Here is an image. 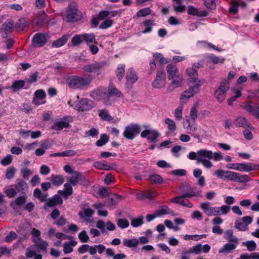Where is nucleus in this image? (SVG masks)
Returning <instances> with one entry per match:
<instances>
[{"mask_svg": "<svg viewBox=\"0 0 259 259\" xmlns=\"http://www.w3.org/2000/svg\"><path fill=\"white\" fill-rule=\"evenodd\" d=\"M166 70L168 80H171L167 87V91L171 92L176 88L181 87L184 81L183 75L179 72L177 65L174 63H169L167 65Z\"/></svg>", "mask_w": 259, "mask_h": 259, "instance_id": "1", "label": "nucleus"}, {"mask_svg": "<svg viewBox=\"0 0 259 259\" xmlns=\"http://www.w3.org/2000/svg\"><path fill=\"white\" fill-rule=\"evenodd\" d=\"M198 162L201 163L207 168H210L213 166L211 159L219 161L224 158L223 154L219 151L213 153L210 150L203 149L198 151Z\"/></svg>", "mask_w": 259, "mask_h": 259, "instance_id": "2", "label": "nucleus"}, {"mask_svg": "<svg viewBox=\"0 0 259 259\" xmlns=\"http://www.w3.org/2000/svg\"><path fill=\"white\" fill-rule=\"evenodd\" d=\"M214 176L220 179H226L228 181L237 183H246L249 181L248 175H242L234 171L227 170L223 169H218L214 172Z\"/></svg>", "mask_w": 259, "mask_h": 259, "instance_id": "3", "label": "nucleus"}, {"mask_svg": "<svg viewBox=\"0 0 259 259\" xmlns=\"http://www.w3.org/2000/svg\"><path fill=\"white\" fill-rule=\"evenodd\" d=\"M202 191L197 187L191 188L189 191L183 194L175 197L170 199V202L177 204H179L183 206L188 208L193 207V204L186 198H192L193 197H202Z\"/></svg>", "mask_w": 259, "mask_h": 259, "instance_id": "4", "label": "nucleus"}, {"mask_svg": "<svg viewBox=\"0 0 259 259\" xmlns=\"http://www.w3.org/2000/svg\"><path fill=\"white\" fill-rule=\"evenodd\" d=\"M48 195L47 193H42L38 188L34 189L33 196L35 198L38 199L41 202H45L44 207H54L58 205H61L63 203V199L58 194L54 195L52 198L47 199Z\"/></svg>", "mask_w": 259, "mask_h": 259, "instance_id": "5", "label": "nucleus"}, {"mask_svg": "<svg viewBox=\"0 0 259 259\" xmlns=\"http://www.w3.org/2000/svg\"><path fill=\"white\" fill-rule=\"evenodd\" d=\"M67 82L70 88L83 90L90 85L91 79L79 76H72L67 79Z\"/></svg>", "mask_w": 259, "mask_h": 259, "instance_id": "6", "label": "nucleus"}, {"mask_svg": "<svg viewBox=\"0 0 259 259\" xmlns=\"http://www.w3.org/2000/svg\"><path fill=\"white\" fill-rule=\"evenodd\" d=\"M63 19L68 22H76L80 19V13L77 9V4L71 2L63 14Z\"/></svg>", "mask_w": 259, "mask_h": 259, "instance_id": "7", "label": "nucleus"}, {"mask_svg": "<svg viewBox=\"0 0 259 259\" xmlns=\"http://www.w3.org/2000/svg\"><path fill=\"white\" fill-rule=\"evenodd\" d=\"M90 96L93 99L99 101H103L107 105H111L112 102L108 98L107 89L105 88H98L91 92Z\"/></svg>", "mask_w": 259, "mask_h": 259, "instance_id": "8", "label": "nucleus"}, {"mask_svg": "<svg viewBox=\"0 0 259 259\" xmlns=\"http://www.w3.org/2000/svg\"><path fill=\"white\" fill-rule=\"evenodd\" d=\"M230 88V82L227 79H223L220 86L214 92V97L220 102H223L226 98L227 92Z\"/></svg>", "mask_w": 259, "mask_h": 259, "instance_id": "9", "label": "nucleus"}, {"mask_svg": "<svg viewBox=\"0 0 259 259\" xmlns=\"http://www.w3.org/2000/svg\"><path fill=\"white\" fill-rule=\"evenodd\" d=\"M66 180L73 186H75L78 184L82 185H88L89 183L88 180L81 172L78 171H74L70 177H67Z\"/></svg>", "mask_w": 259, "mask_h": 259, "instance_id": "10", "label": "nucleus"}, {"mask_svg": "<svg viewBox=\"0 0 259 259\" xmlns=\"http://www.w3.org/2000/svg\"><path fill=\"white\" fill-rule=\"evenodd\" d=\"M107 65L106 61L95 62L85 65L83 70L87 73H99L101 69Z\"/></svg>", "mask_w": 259, "mask_h": 259, "instance_id": "11", "label": "nucleus"}, {"mask_svg": "<svg viewBox=\"0 0 259 259\" xmlns=\"http://www.w3.org/2000/svg\"><path fill=\"white\" fill-rule=\"evenodd\" d=\"M166 83V74L163 69H158L157 71L156 76L152 85L156 89L163 88Z\"/></svg>", "mask_w": 259, "mask_h": 259, "instance_id": "12", "label": "nucleus"}, {"mask_svg": "<svg viewBox=\"0 0 259 259\" xmlns=\"http://www.w3.org/2000/svg\"><path fill=\"white\" fill-rule=\"evenodd\" d=\"M141 131L140 127L136 124H131L126 126L123 133V136L128 139H134Z\"/></svg>", "mask_w": 259, "mask_h": 259, "instance_id": "13", "label": "nucleus"}, {"mask_svg": "<svg viewBox=\"0 0 259 259\" xmlns=\"http://www.w3.org/2000/svg\"><path fill=\"white\" fill-rule=\"evenodd\" d=\"M49 38L48 33H37L32 38V45L35 47H41L47 42Z\"/></svg>", "mask_w": 259, "mask_h": 259, "instance_id": "14", "label": "nucleus"}, {"mask_svg": "<svg viewBox=\"0 0 259 259\" xmlns=\"http://www.w3.org/2000/svg\"><path fill=\"white\" fill-rule=\"evenodd\" d=\"M14 22L12 20H7L3 25L1 29L2 36L7 38L10 34L14 29Z\"/></svg>", "mask_w": 259, "mask_h": 259, "instance_id": "15", "label": "nucleus"}, {"mask_svg": "<svg viewBox=\"0 0 259 259\" xmlns=\"http://www.w3.org/2000/svg\"><path fill=\"white\" fill-rule=\"evenodd\" d=\"M46 97V93L43 90H37L34 94V98L32 100V103L36 106L45 104L46 103V101L45 100Z\"/></svg>", "mask_w": 259, "mask_h": 259, "instance_id": "16", "label": "nucleus"}, {"mask_svg": "<svg viewBox=\"0 0 259 259\" xmlns=\"http://www.w3.org/2000/svg\"><path fill=\"white\" fill-rule=\"evenodd\" d=\"M236 166V170L240 171L248 172L259 169V164L253 163H240Z\"/></svg>", "mask_w": 259, "mask_h": 259, "instance_id": "17", "label": "nucleus"}, {"mask_svg": "<svg viewBox=\"0 0 259 259\" xmlns=\"http://www.w3.org/2000/svg\"><path fill=\"white\" fill-rule=\"evenodd\" d=\"M94 106V103L91 100L82 99L79 101L77 104V108L79 111H88L92 109Z\"/></svg>", "mask_w": 259, "mask_h": 259, "instance_id": "18", "label": "nucleus"}, {"mask_svg": "<svg viewBox=\"0 0 259 259\" xmlns=\"http://www.w3.org/2000/svg\"><path fill=\"white\" fill-rule=\"evenodd\" d=\"M138 78L135 73V70L133 68H130L126 76V85L128 88H131L134 83L136 82Z\"/></svg>", "mask_w": 259, "mask_h": 259, "instance_id": "19", "label": "nucleus"}, {"mask_svg": "<svg viewBox=\"0 0 259 259\" xmlns=\"http://www.w3.org/2000/svg\"><path fill=\"white\" fill-rule=\"evenodd\" d=\"M233 124L237 127H242L244 128L248 127L250 130L253 129L247 119L244 117L238 116L234 119Z\"/></svg>", "mask_w": 259, "mask_h": 259, "instance_id": "20", "label": "nucleus"}, {"mask_svg": "<svg viewBox=\"0 0 259 259\" xmlns=\"http://www.w3.org/2000/svg\"><path fill=\"white\" fill-rule=\"evenodd\" d=\"M15 188L17 192L22 194H26L29 190V187L27 184L22 179H17L16 184L15 185Z\"/></svg>", "mask_w": 259, "mask_h": 259, "instance_id": "21", "label": "nucleus"}, {"mask_svg": "<svg viewBox=\"0 0 259 259\" xmlns=\"http://www.w3.org/2000/svg\"><path fill=\"white\" fill-rule=\"evenodd\" d=\"M205 82V79H198V80H196V82H192L194 84L190 86L189 90L193 96L199 93L201 87Z\"/></svg>", "mask_w": 259, "mask_h": 259, "instance_id": "22", "label": "nucleus"}, {"mask_svg": "<svg viewBox=\"0 0 259 259\" xmlns=\"http://www.w3.org/2000/svg\"><path fill=\"white\" fill-rule=\"evenodd\" d=\"M224 238L229 242L239 244V239L233 235V231L232 229L226 230L224 232Z\"/></svg>", "mask_w": 259, "mask_h": 259, "instance_id": "23", "label": "nucleus"}, {"mask_svg": "<svg viewBox=\"0 0 259 259\" xmlns=\"http://www.w3.org/2000/svg\"><path fill=\"white\" fill-rule=\"evenodd\" d=\"M188 13L189 15L196 16L198 17H206L208 15V12L204 10L200 11L198 9L193 6H189L188 8Z\"/></svg>", "mask_w": 259, "mask_h": 259, "instance_id": "24", "label": "nucleus"}, {"mask_svg": "<svg viewBox=\"0 0 259 259\" xmlns=\"http://www.w3.org/2000/svg\"><path fill=\"white\" fill-rule=\"evenodd\" d=\"M155 213L156 214V216L158 217L166 214H171L172 216L175 215L174 210L169 209L166 205H162L160 206L159 208L155 211Z\"/></svg>", "mask_w": 259, "mask_h": 259, "instance_id": "25", "label": "nucleus"}, {"mask_svg": "<svg viewBox=\"0 0 259 259\" xmlns=\"http://www.w3.org/2000/svg\"><path fill=\"white\" fill-rule=\"evenodd\" d=\"M238 244L231 242H228L225 244L222 247L219 249V253H227L232 252L235 250Z\"/></svg>", "mask_w": 259, "mask_h": 259, "instance_id": "26", "label": "nucleus"}, {"mask_svg": "<svg viewBox=\"0 0 259 259\" xmlns=\"http://www.w3.org/2000/svg\"><path fill=\"white\" fill-rule=\"evenodd\" d=\"M143 25L144 28L142 33L146 34L150 33L152 31V27L154 26L155 23L154 20L147 19L143 21Z\"/></svg>", "mask_w": 259, "mask_h": 259, "instance_id": "27", "label": "nucleus"}, {"mask_svg": "<svg viewBox=\"0 0 259 259\" xmlns=\"http://www.w3.org/2000/svg\"><path fill=\"white\" fill-rule=\"evenodd\" d=\"M83 39L86 42L88 46L91 44H97L98 42L96 40L95 35L94 33H83Z\"/></svg>", "mask_w": 259, "mask_h": 259, "instance_id": "28", "label": "nucleus"}, {"mask_svg": "<svg viewBox=\"0 0 259 259\" xmlns=\"http://www.w3.org/2000/svg\"><path fill=\"white\" fill-rule=\"evenodd\" d=\"M50 181L52 182V184L56 186L61 185L64 182V177L61 175H51Z\"/></svg>", "mask_w": 259, "mask_h": 259, "instance_id": "29", "label": "nucleus"}, {"mask_svg": "<svg viewBox=\"0 0 259 259\" xmlns=\"http://www.w3.org/2000/svg\"><path fill=\"white\" fill-rule=\"evenodd\" d=\"M184 127L188 131L189 134L194 133L197 130V125L195 121L191 123L190 119H187L184 123Z\"/></svg>", "mask_w": 259, "mask_h": 259, "instance_id": "30", "label": "nucleus"}, {"mask_svg": "<svg viewBox=\"0 0 259 259\" xmlns=\"http://www.w3.org/2000/svg\"><path fill=\"white\" fill-rule=\"evenodd\" d=\"M69 35H63L61 37H60L57 40L54 41L52 44V46L56 48L62 47L66 43L69 38Z\"/></svg>", "mask_w": 259, "mask_h": 259, "instance_id": "31", "label": "nucleus"}, {"mask_svg": "<svg viewBox=\"0 0 259 259\" xmlns=\"http://www.w3.org/2000/svg\"><path fill=\"white\" fill-rule=\"evenodd\" d=\"M77 242L75 240H71L66 242L63 245V251L65 253H69L73 251V246H76Z\"/></svg>", "mask_w": 259, "mask_h": 259, "instance_id": "32", "label": "nucleus"}, {"mask_svg": "<svg viewBox=\"0 0 259 259\" xmlns=\"http://www.w3.org/2000/svg\"><path fill=\"white\" fill-rule=\"evenodd\" d=\"M186 73L191 79V80H190V82H196V80H198V73L197 70L196 69L193 67L188 68L186 69Z\"/></svg>", "mask_w": 259, "mask_h": 259, "instance_id": "33", "label": "nucleus"}, {"mask_svg": "<svg viewBox=\"0 0 259 259\" xmlns=\"http://www.w3.org/2000/svg\"><path fill=\"white\" fill-rule=\"evenodd\" d=\"M107 93H108V98L110 99V97L114 95L117 97H122V94L121 92L116 88L114 86H110L109 87L108 91H107Z\"/></svg>", "mask_w": 259, "mask_h": 259, "instance_id": "34", "label": "nucleus"}, {"mask_svg": "<svg viewBox=\"0 0 259 259\" xmlns=\"http://www.w3.org/2000/svg\"><path fill=\"white\" fill-rule=\"evenodd\" d=\"M207 61L212 62L213 64H223L225 59L223 57H218L214 55L211 54L207 56Z\"/></svg>", "mask_w": 259, "mask_h": 259, "instance_id": "35", "label": "nucleus"}, {"mask_svg": "<svg viewBox=\"0 0 259 259\" xmlns=\"http://www.w3.org/2000/svg\"><path fill=\"white\" fill-rule=\"evenodd\" d=\"M25 85V81L23 80H17L13 82L11 86L9 87L13 92L19 91L22 89Z\"/></svg>", "mask_w": 259, "mask_h": 259, "instance_id": "36", "label": "nucleus"}, {"mask_svg": "<svg viewBox=\"0 0 259 259\" xmlns=\"http://www.w3.org/2000/svg\"><path fill=\"white\" fill-rule=\"evenodd\" d=\"M69 125V123L64 121H58L55 122L51 126V129L60 131L64 127H67Z\"/></svg>", "mask_w": 259, "mask_h": 259, "instance_id": "37", "label": "nucleus"}, {"mask_svg": "<svg viewBox=\"0 0 259 259\" xmlns=\"http://www.w3.org/2000/svg\"><path fill=\"white\" fill-rule=\"evenodd\" d=\"M200 207L207 215L211 216L213 206H210V202H203L200 204Z\"/></svg>", "mask_w": 259, "mask_h": 259, "instance_id": "38", "label": "nucleus"}, {"mask_svg": "<svg viewBox=\"0 0 259 259\" xmlns=\"http://www.w3.org/2000/svg\"><path fill=\"white\" fill-rule=\"evenodd\" d=\"M83 34L75 35L71 39L72 46H78L84 41Z\"/></svg>", "mask_w": 259, "mask_h": 259, "instance_id": "39", "label": "nucleus"}, {"mask_svg": "<svg viewBox=\"0 0 259 259\" xmlns=\"http://www.w3.org/2000/svg\"><path fill=\"white\" fill-rule=\"evenodd\" d=\"M139 244V241L137 239H124L123 241L124 246L128 247H136Z\"/></svg>", "mask_w": 259, "mask_h": 259, "instance_id": "40", "label": "nucleus"}, {"mask_svg": "<svg viewBox=\"0 0 259 259\" xmlns=\"http://www.w3.org/2000/svg\"><path fill=\"white\" fill-rule=\"evenodd\" d=\"M149 180L154 184H161L163 183L162 178L158 174H152L149 177Z\"/></svg>", "mask_w": 259, "mask_h": 259, "instance_id": "41", "label": "nucleus"}, {"mask_svg": "<svg viewBox=\"0 0 259 259\" xmlns=\"http://www.w3.org/2000/svg\"><path fill=\"white\" fill-rule=\"evenodd\" d=\"M206 237V234L202 235H188L186 234L184 236V239L185 240H193L194 241H198L202 238H205Z\"/></svg>", "mask_w": 259, "mask_h": 259, "instance_id": "42", "label": "nucleus"}, {"mask_svg": "<svg viewBox=\"0 0 259 259\" xmlns=\"http://www.w3.org/2000/svg\"><path fill=\"white\" fill-rule=\"evenodd\" d=\"M99 115L100 117L104 120L111 121L112 117L110 115L109 112L106 109H102L99 110Z\"/></svg>", "mask_w": 259, "mask_h": 259, "instance_id": "43", "label": "nucleus"}, {"mask_svg": "<svg viewBox=\"0 0 259 259\" xmlns=\"http://www.w3.org/2000/svg\"><path fill=\"white\" fill-rule=\"evenodd\" d=\"M242 246H245L247 247V250L249 251H254L256 248V244L253 240L247 241L242 242Z\"/></svg>", "mask_w": 259, "mask_h": 259, "instance_id": "44", "label": "nucleus"}, {"mask_svg": "<svg viewBox=\"0 0 259 259\" xmlns=\"http://www.w3.org/2000/svg\"><path fill=\"white\" fill-rule=\"evenodd\" d=\"M31 234L32 236V241L33 242H37V241L41 240V232L35 228L31 229Z\"/></svg>", "mask_w": 259, "mask_h": 259, "instance_id": "45", "label": "nucleus"}, {"mask_svg": "<svg viewBox=\"0 0 259 259\" xmlns=\"http://www.w3.org/2000/svg\"><path fill=\"white\" fill-rule=\"evenodd\" d=\"M176 3L174 5V8L175 11L179 12H184L185 11L186 7L182 4L183 0H174Z\"/></svg>", "mask_w": 259, "mask_h": 259, "instance_id": "46", "label": "nucleus"}, {"mask_svg": "<svg viewBox=\"0 0 259 259\" xmlns=\"http://www.w3.org/2000/svg\"><path fill=\"white\" fill-rule=\"evenodd\" d=\"M244 109L248 112L252 113L256 117L259 118V110L255 109L253 106L250 104H247L245 105Z\"/></svg>", "mask_w": 259, "mask_h": 259, "instance_id": "47", "label": "nucleus"}, {"mask_svg": "<svg viewBox=\"0 0 259 259\" xmlns=\"http://www.w3.org/2000/svg\"><path fill=\"white\" fill-rule=\"evenodd\" d=\"M125 65L124 64H119L116 70V76L119 80H121L124 74Z\"/></svg>", "mask_w": 259, "mask_h": 259, "instance_id": "48", "label": "nucleus"}, {"mask_svg": "<svg viewBox=\"0 0 259 259\" xmlns=\"http://www.w3.org/2000/svg\"><path fill=\"white\" fill-rule=\"evenodd\" d=\"M235 227L238 230L241 231H246L248 229V227H246L240 218L237 219L235 223Z\"/></svg>", "mask_w": 259, "mask_h": 259, "instance_id": "49", "label": "nucleus"}, {"mask_svg": "<svg viewBox=\"0 0 259 259\" xmlns=\"http://www.w3.org/2000/svg\"><path fill=\"white\" fill-rule=\"evenodd\" d=\"M106 206L111 208H114L117 204L118 201L117 198L110 197L107 199L105 201Z\"/></svg>", "mask_w": 259, "mask_h": 259, "instance_id": "50", "label": "nucleus"}, {"mask_svg": "<svg viewBox=\"0 0 259 259\" xmlns=\"http://www.w3.org/2000/svg\"><path fill=\"white\" fill-rule=\"evenodd\" d=\"M109 141V137L106 134L101 135L100 138L96 142V145L101 147L107 143Z\"/></svg>", "mask_w": 259, "mask_h": 259, "instance_id": "51", "label": "nucleus"}, {"mask_svg": "<svg viewBox=\"0 0 259 259\" xmlns=\"http://www.w3.org/2000/svg\"><path fill=\"white\" fill-rule=\"evenodd\" d=\"M218 215H224L229 212L230 207L228 205H223L220 207H218Z\"/></svg>", "mask_w": 259, "mask_h": 259, "instance_id": "52", "label": "nucleus"}, {"mask_svg": "<svg viewBox=\"0 0 259 259\" xmlns=\"http://www.w3.org/2000/svg\"><path fill=\"white\" fill-rule=\"evenodd\" d=\"M165 123L167 125V128L169 131L174 132L176 130V124L173 120L167 118L165 120Z\"/></svg>", "mask_w": 259, "mask_h": 259, "instance_id": "53", "label": "nucleus"}, {"mask_svg": "<svg viewBox=\"0 0 259 259\" xmlns=\"http://www.w3.org/2000/svg\"><path fill=\"white\" fill-rule=\"evenodd\" d=\"M143 217L139 216L138 218L133 219L131 221V225L134 227H138L143 224Z\"/></svg>", "mask_w": 259, "mask_h": 259, "instance_id": "54", "label": "nucleus"}, {"mask_svg": "<svg viewBox=\"0 0 259 259\" xmlns=\"http://www.w3.org/2000/svg\"><path fill=\"white\" fill-rule=\"evenodd\" d=\"M202 250V244L198 243L196 245L190 248L188 250L189 253H193L195 254H198L200 253Z\"/></svg>", "mask_w": 259, "mask_h": 259, "instance_id": "55", "label": "nucleus"}, {"mask_svg": "<svg viewBox=\"0 0 259 259\" xmlns=\"http://www.w3.org/2000/svg\"><path fill=\"white\" fill-rule=\"evenodd\" d=\"M217 0H204L205 6L209 10H215L216 9Z\"/></svg>", "mask_w": 259, "mask_h": 259, "instance_id": "56", "label": "nucleus"}, {"mask_svg": "<svg viewBox=\"0 0 259 259\" xmlns=\"http://www.w3.org/2000/svg\"><path fill=\"white\" fill-rule=\"evenodd\" d=\"M117 225L118 227L123 229L127 228L129 226L130 223L126 219H119L117 221Z\"/></svg>", "mask_w": 259, "mask_h": 259, "instance_id": "57", "label": "nucleus"}, {"mask_svg": "<svg viewBox=\"0 0 259 259\" xmlns=\"http://www.w3.org/2000/svg\"><path fill=\"white\" fill-rule=\"evenodd\" d=\"M193 95L190 92V90L188 89V91H184L181 95L180 96V100L182 102H184L188 99H189L191 97H192Z\"/></svg>", "mask_w": 259, "mask_h": 259, "instance_id": "58", "label": "nucleus"}, {"mask_svg": "<svg viewBox=\"0 0 259 259\" xmlns=\"http://www.w3.org/2000/svg\"><path fill=\"white\" fill-rule=\"evenodd\" d=\"M78 238L82 243L88 242L89 240V237L85 230H83L79 233Z\"/></svg>", "mask_w": 259, "mask_h": 259, "instance_id": "59", "label": "nucleus"}, {"mask_svg": "<svg viewBox=\"0 0 259 259\" xmlns=\"http://www.w3.org/2000/svg\"><path fill=\"white\" fill-rule=\"evenodd\" d=\"M151 12V10L148 7L143 8L138 11L137 15L138 17H145L148 15L150 14Z\"/></svg>", "mask_w": 259, "mask_h": 259, "instance_id": "60", "label": "nucleus"}, {"mask_svg": "<svg viewBox=\"0 0 259 259\" xmlns=\"http://www.w3.org/2000/svg\"><path fill=\"white\" fill-rule=\"evenodd\" d=\"M37 248L42 251H46L48 246V243L46 241H37V242H34Z\"/></svg>", "mask_w": 259, "mask_h": 259, "instance_id": "61", "label": "nucleus"}, {"mask_svg": "<svg viewBox=\"0 0 259 259\" xmlns=\"http://www.w3.org/2000/svg\"><path fill=\"white\" fill-rule=\"evenodd\" d=\"M113 21L111 19H107L102 22L99 26L100 29H105L112 26Z\"/></svg>", "mask_w": 259, "mask_h": 259, "instance_id": "62", "label": "nucleus"}, {"mask_svg": "<svg viewBox=\"0 0 259 259\" xmlns=\"http://www.w3.org/2000/svg\"><path fill=\"white\" fill-rule=\"evenodd\" d=\"M20 171L22 177L27 180L29 179V176L32 173V171L30 169L26 167L22 168Z\"/></svg>", "mask_w": 259, "mask_h": 259, "instance_id": "63", "label": "nucleus"}, {"mask_svg": "<svg viewBox=\"0 0 259 259\" xmlns=\"http://www.w3.org/2000/svg\"><path fill=\"white\" fill-rule=\"evenodd\" d=\"M159 137V134L156 131H150V134L147 137V139L150 142H154Z\"/></svg>", "mask_w": 259, "mask_h": 259, "instance_id": "64", "label": "nucleus"}]
</instances>
